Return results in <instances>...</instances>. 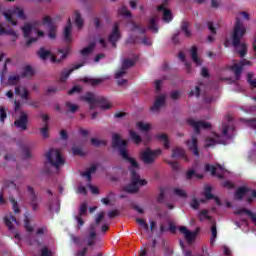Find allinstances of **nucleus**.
Instances as JSON below:
<instances>
[{
	"label": "nucleus",
	"mask_w": 256,
	"mask_h": 256,
	"mask_svg": "<svg viewBox=\"0 0 256 256\" xmlns=\"http://www.w3.org/2000/svg\"><path fill=\"white\" fill-rule=\"evenodd\" d=\"M212 237L210 239V245H215V239H217V225L213 224L211 228Z\"/></svg>",
	"instance_id": "37998d69"
},
{
	"label": "nucleus",
	"mask_w": 256,
	"mask_h": 256,
	"mask_svg": "<svg viewBox=\"0 0 256 256\" xmlns=\"http://www.w3.org/2000/svg\"><path fill=\"white\" fill-rule=\"evenodd\" d=\"M83 63L81 64H77L75 66H73L72 68L70 69H65L62 73H61V76H60V81L62 83H65V81H67V79H69V75H71L73 73V71H77V69H81V67H83Z\"/></svg>",
	"instance_id": "4be33fe9"
},
{
	"label": "nucleus",
	"mask_w": 256,
	"mask_h": 256,
	"mask_svg": "<svg viewBox=\"0 0 256 256\" xmlns=\"http://www.w3.org/2000/svg\"><path fill=\"white\" fill-rule=\"evenodd\" d=\"M119 15H122L123 17H131V12L127 9V7L123 6L118 10Z\"/></svg>",
	"instance_id": "603ef678"
},
{
	"label": "nucleus",
	"mask_w": 256,
	"mask_h": 256,
	"mask_svg": "<svg viewBox=\"0 0 256 256\" xmlns=\"http://www.w3.org/2000/svg\"><path fill=\"white\" fill-rule=\"evenodd\" d=\"M47 163H49L56 171H59L60 167L65 165V158L61 155V151L57 149H51L46 154Z\"/></svg>",
	"instance_id": "1a4fd4ad"
},
{
	"label": "nucleus",
	"mask_w": 256,
	"mask_h": 256,
	"mask_svg": "<svg viewBox=\"0 0 256 256\" xmlns=\"http://www.w3.org/2000/svg\"><path fill=\"white\" fill-rule=\"evenodd\" d=\"M200 93H201V87L196 86L194 90H191L189 95L190 97H193V95H195V97H199Z\"/></svg>",
	"instance_id": "e2e57ef3"
},
{
	"label": "nucleus",
	"mask_w": 256,
	"mask_h": 256,
	"mask_svg": "<svg viewBox=\"0 0 256 256\" xmlns=\"http://www.w3.org/2000/svg\"><path fill=\"white\" fill-rule=\"evenodd\" d=\"M2 189L3 190H5V189H12V190L15 191V189H17V184H15V182H13V181L7 180V181L4 182V186H3Z\"/></svg>",
	"instance_id": "de8ad7c7"
},
{
	"label": "nucleus",
	"mask_w": 256,
	"mask_h": 256,
	"mask_svg": "<svg viewBox=\"0 0 256 256\" xmlns=\"http://www.w3.org/2000/svg\"><path fill=\"white\" fill-rule=\"evenodd\" d=\"M0 35H10V37H12V41H17L19 37V35H17V32H15V30L11 28L5 29L1 24H0Z\"/></svg>",
	"instance_id": "cd10ccee"
},
{
	"label": "nucleus",
	"mask_w": 256,
	"mask_h": 256,
	"mask_svg": "<svg viewBox=\"0 0 256 256\" xmlns=\"http://www.w3.org/2000/svg\"><path fill=\"white\" fill-rule=\"evenodd\" d=\"M24 227L28 233H33V226H31V223H29V218L26 217L24 220Z\"/></svg>",
	"instance_id": "5fc2aeb1"
},
{
	"label": "nucleus",
	"mask_w": 256,
	"mask_h": 256,
	"mask_svg": "<svg viewBox=\"0 0 256 256\" xmlns=\"http://www.w3.org/2000/svg\"><path fill=\"white\" fill-rule=\"evenodd\" d=\"M104 217H105V212H99L95 218V225H99L101 223V220L104 219Z\"/></svg>",
	"instance_id": "052dcab7"
},
{
	"label": "nucleus",
	"mask_w": 256,
	"mask_h": 256,
	"mask_svg": "<svg viewBox=\"0 0 256 256\" xmlns=\"http://www.w3.org/2000/svg\"><path fill=\"white\" fill-rule=\"evenodd\" d=\"M135 65V61L131 59H125L122 63L121 69H119L115 74V79L118 80V85L123 86L127 85V79H123L127 73V69L133 67Z\"/></svg>",
	"instance_id": "9b49d317"
},
{
	"label": "nucleus",
	"mask_w": 256,
	"mask_h": 256,
	"mask_svg": "<svg viewBox=\"0 0 256 256\" xmlns=\"http://www.w3.org/2000/svg\"><path fill=\"white\" fill-rule=\"evenodd\" d=\"M72 29H73V26L71 25V19H69L68 23L64 27V31H63V37H64V41H66V43H71V41H72V38H71Z\"/></svg>",
	"instance_id": "a878e982"
},
{
	"label": "nucleus",
	"mask_w": 256,
	"mask_h": 256,
	"mask_svg": "<svg viewBox=\"0 0 256 256\" xmlns=\"http://www.w3.org/2000/svg\"><path fill=\"white\" fill-rule=\"evenodd\" d=\"M21 81V76L17 73L8 76V85H17Z\"/></svg>",
	"instance_id": "c9c22d12"
},
{
	"label": "nucleus",
	"mask_w": 256,
	"mask_h": 256,
	"mask_svg": "<svg viewBox=\"0 0 256 256\" xmlns=\"http://www.w3.org/2000/svg\"><path fill=\"white\" fill-rule=\"evenodd\" d=\"M114 201H115V194H113V192H110L105 198L101 200V202L104 205H114Z\"/></svg>",
	"instance_id": "e433bc0d"
},
{
	"label": "nucleus",
	"mask_w": 256,
	"mask_h": 256,
	"mask_svg": "<svg viewBox=\"0 0 256 256\" xmlns=\"http://www.w3.org/2000/svg\"><path fill=\"white\" fill-rule=\"evenodd\" d=\"M248 66L251 67V61L243 59L239 63H234L231 66V71H233L234 75L236 76V79H239L241 77V71H243V67Z\"/></svg>",
	"instance_id": "2eb2a0df"
},
{
	"label": "nucleus",
	"mask_w": 256,
	"mask_h": 256,
	"mask_svg": "<svg viewBox=\"0 0 256 256\" xmlns=\"http://www.w3.org/2000/svg\"><path fill=\"white\" fill-rule=\"evenodd\" d=\"M14 93L18 95V97H21V99H25L26 101L29 99V90L25 86H16Z\"/></svg>",
	"instance_id": "393cba45"
},
{
	"label": "nucleus",
	"mask_w": 256,
	"mask_h": 256,
	"mask_svg": "<svg viewBox=\"0 0 256 256\" xmlns=\"http://www.w3.org/2000/svg\"><path fill=\"white\" fill-rule=\"evenodd\" d=\"M181 29L186 37H191V30L189 29V22L183 21Z\"/></svg>",
	"instance_id": "a19ab883"
},
{
	"label": "nucleus",
	"mask_w": 256,
	"mask_h": 256,
	"mask_svg": "<svg viewBox=\"0 0 256 256\" xmlns=\"http://www.w3.org/2000/svg\"><path fill=\"white\" fill-rule=\"evenodd\" d=\"M95 171H97V164H93L87 171L82 173V177H85L86 181H88V183H91V175H93Z\"/></svg>",
	"instance_id": "72a5a7b5"
},
{
	"label": "nucleus",
	"mask_w": 256,
	"mask_h": 256,
	"mask_svg": "<svg viewBox=\"0 0 256 256\" xmlns=\"http://www.w3.org/2000/svg\"><path fill=\"white\" fill-rule=\"evenodd\" d=\"M177 157H181L185 161H189V159H187V155H185L184 149L181 147H175L172 150V158L175 159Z\"/></svg>",
	"instance_id": "c756f323"
},
{
	"label": "nucleus",
	"mask_w": 256,
	"mask_h": 256,
	"mask_svg": "<svg viewBox=\"0 0 256 256\" xmlns=\"http://www.w3.org/2000/svg\"><path fill=\"white\" fill-rule=\"evenodd\" d=\"M112 145L113 147L118 149L121 157H123V159H126V161H128L129 163V171L131 173L132 180L129 185L124 187V191H126L127 193H135L139 191L140 187H143V185H147V180H141V177L139 176V162H137V160H135L134 158L129 157V153H127V149L125 148L127 147V141L122 140L119 134H113Z\"/></svg>",
	"instance_id": "f257e3e1"
},
{
	"label": "nucleus",
	"mask_w": 256,
	"mask_h": 256,
	"mask_svg": "<svg viewBox=\"0 0 256 256\" xmlns=\"http://www.w3.org/2000/svg\"><path fill=\"white\" fill-rule=\"evenodd\" d=\"M136 222L138 223V225H140L142 229H144V231H149V225L147 224V222H145V220L137 218Z\"/></svg>",
	"instance_id": "3c124183"
},
{
	"label": "nucleus",
	"mask_w": 256,
	"mask_h": 256,
	"mask_svg": "<svg viewBox=\"0 0 256 256\" xmlns=\"http://www.w3.org/2000/svg\"><path fill=\"white\" fill-rule=\"evenodd\" d=\"M66 109L70 111V113H76V111L79 109V106H77L74 103L67 102L66 103Z\"/></svg>",
	"instance_id": "8fccbe9b"
},
{
	"label": "nucleus",
	"mask_w": 256,
	"mask_h": 256,
	"mask_svg": "<svg viewBox=\"0 0 256 256\" xmlns=\"http://www.w3.org/2000/svg\"><path fill=\"white\" fill-rule=\"evenodd\" d=\"M235 131V127L231 125V118H229V124H223L222 126V136L219 134L212 132L207 138L205 142V147H213L217 144L225 145V139H229L233 137V132Z\"/></svg>",
	"instance_id": "7ed1b4c3"
},
{
	"label": "nucleus",
	"mask_w": 256,
	"mask_h": 256,
	"mask_svg": "<svg viewBox=\"0 0 256 256\" xmlns=\"http://www.w3.org/2000/svg\"><path fill=\"white\" fill-rule=\"evenodd\" d=\"M4 17L8 23H11V25L14 26L17 25V19H27V16L21 7H14L9 9L4 13Z\"/></svg>",
	"instance_id": "9d476101"
},
{
	"label": "nucleus",
	"mask_w": 256,
	"mask_h": 256,
	"mask_svg": "<svg viewBox=\"0 0 256 256\" xmlns=\"http://www.w3.org/2000/svg\"><path fill=\"white\" fill-rule=\"evenodd\" d=\"M72 242L77 247H84L85 243H87L88 247L95 245V237H97V232L95 231V224H91L88 228V237L87 239H81L75 235H70Z\"/></svg>",
	"instance_id": "6e6552de"
},
{
	"label": "nucleus",
	"mask_w": 256,
	"mask_h": 256,
	"mask_svg": "<svg viewBox=\"0 0 256 256\" xmlns=\"http://www.w3.org/2000/svg\"><path fill=\"white\" fill-rule=\"evenodd\" d=\"M130 138L132 139V141L134 143H136V145H139V143H141V141H142L141 136L133 130H130Z\"/></svg>",
	"instance_id": "ea45409f"
},
{
	"label": "nucleus",
	"mask_w": 256,
	"mask_h": 256,
	"mask_svg": "<svg viewBox=\"0 0 256 256\" xmlns=\"http://www.w3.org/2000/svg\"><path fill=\"white\" fill-rule=\"evenodd\" d=\"M187 146L196 157H199V150L197 148V138L195 136H193L192 139L187 142Z\"/></svg>",
	"instance_id": "c85d7f7f"
},
{
	"label": "nucleus",
	"mask_w": 256,
	"mask_h": 256,
	"mask_svg": "<svg viewBox=\"0 0 256 256\" xmlns=\"http://www.w3.org/2000/svg\"><path fill=\"white\" fill-rule=\"evenodd\" d=\"M41 256H53V252H51L49 248L43 247L41 249Z\"/></svg>",
	"instance_id": "69168bd1"
},
{
	"label": "nucleus",
	"mask_w": 256,
	"mask_h": 256,
	"mask_svg": "<svg viewBox=\"0 0 256 256\" xmlns=\"http://www.w3.org/2000/svg\"><path fill=\"white\" fill-rule=\"evenodd\" d=\"M5 224L8 227V229L10 231H13V223H17V220L15 219V217L11 214L5 216L4 218Z\"/></svg>",
	"instance_id": "f704fd0d"
},
{
	"label": "nucleus",
	"mask_w": 256,
	"mask_h": 256,
	"mask_svg": "<svg viewBox=\"0 0 256 256\" xmlns=\"http://www.w3.org/2000/svg\"><path fill=\"white\" fill-rule=\"evenodd\" d=\"M158 11H160V13H162L163 21H165V23H170V21H173V14L171 13L170 10H168L165 7V4L160 5L158 7Z\"/></svg>",
	"instance_id": "b1692460"
},
{
	"label": "nucleus",
	"mask_w": 256,
	"mask_h": 256,
	"mask_svg": "<svg viewBox=\"0 0 256 256\" xmlns=\"http://www.w3.org/2000/svg\"><path fill=\"white\" fill-rule=\"evenodd\" d=\"M49 209L52 213H59V201H55L54 204H50Z\"/></svg>",
	"instance_id": "6e6d98bb"
},
{
	"label": "nucleus",
	"mask_w": 256,
	"mask_h": 256,
	"mask_svg": "<svg viewBox=\"0 0 256 256\" xmlns=\"http://www.w3.org/2000/svg\"><path fill=\"white\" fill-rule=\"evenodd\" d=\"M161 155V150H151L145 149L140 153V159L145 163V165H153L155 163V159Z\"/></svg>",
	"instance_id": "f8f14e48"
},
{
	"label": "nucleus",
	"mask_w": 256,
	"mask_h": 256,
	"mask_svg": "<svg viewBox=\"0 0 256 256\" xmlns=\"http://www.w3.org/2000/svg\"><path fill=\"white\" fill-rule=\"evenodd\" d=\"M43 23L46 25L48 29V37L49 39H55L57 37V25L53 23V20L49 16H45L43 18Z\"/></svg>",
	"instance_id": "4468645a"
},
{
	"label": "nucleus",
	"mask_w": 256,
	"mask_h": 256,
	"mask_svg": "<svg viewBox=\"0 0 256 256\" xmlns=\"http://www.w3.org/2000/svg\"><path fill=\"white\" fill-rule=\"evenodd\" d=\"M40 133L44 137V139H47V137H49V126L46 125L40 128Z\"/></svg>",
	"instance_id": "13d9d810"
},
{
	"label": "nucleus",
	"mask_w": 256,
	"mask_h": 256,
	"mask_svg": "<svg viewBox=\"0 0 256 256\" xmlns=\"http://www.w3.org/2000/svg\"><path fill=\"white\" fill-rule=\"evenodd\" d=\"M34 74L35 72L31 66H26L22 72L23 77H33Z\"/></svg>",
	"instance_id": "79ce46f5"
},
{
	"label": "nucleus",
	"mask_w": 256,
	"mask_h": 256,
	"mask_svg": "<svg viewBox=\"0 0 256 256\" xmlns=\"http://www.w3.org/2000/svg\"><path fill=\"white\" fill-rule=\"evenodd\" d=\"M246 197L247 202L251 203L256 198V191L247 187L239 188L235 193V199H243Z\"/></svg>",
	"instance_id": "ddd939ff"
},
{
	"label": "nucleus",
	"mask_w": 256,
	"mask_h": 256,
	"mask_svg": "<svg viewBox=\"0 0 256 256\" xmlns=\"http://www.w3.org/2000/svg\"><path fill=\"white\" fill-rule=\"evenodd\" d=\"M72 153H73V155H79L80 157H83V155H85V153L83 152V149H81V147H73Z\"/></svg>",
	"instance_id": "4d7b16f0"
},
{
	"label": "nucleus",
	"mask_w": 256,
	"mask_h": 256,
	"mask_svg": "<svg viewBox=\"0 0 256 256\" xmlns=\"http://www.w3.org/2000/svg\"><path fill=\"white\" fill-rule=\"evenodd\" d=\"M189 125L193 127L195 133H199L201 129H211V123L206 121H197L195 119L188 120Z\"/></svg>",
	"instance_id": "dca6fc26"
},
{
	"label": "nucleus",
	"mask_w": 256,
	"mask_h": 256,
	"mask_svg": "<svg viewBox=\"0 0 256 256\" xmlns=\"http://www.w3.org/2000/svg\"><path fill=\"white\" fill-rule=\"evenodd\" d=\"M204 195H205L206 199H213V194H211V186L205 187Z\"/></svg>",
	"instance_id": "bf43d9fd"
},
{
	"label": "nucleus",
	"mask_w": 256,
	"mask_h": 256,
	"mask_svg": "<svg viewBox=\"0 0 256 256\" xmlns=\"http://www.w3.org/2000/svg\"><path fill=\"white\" fill-rule=\"evenodd\" d=\"M199 200H197V198H193L190 202V207L192 209H199Z\"/></svg>",
	"instance_id": "338daca9"
},
{
	"label": "nucleus",
	"mask_w": 256,
	"mask_h": 256,
	"mask_svg": "<svg viewBox=\"0 0 256 256\" xmlns=\"http://www.w3.org/2000/svg\"><path fill=\"white\" fill-rule=\"evenodd\" d=\"M28 196H29V203L34 211H37L39 209V198L37 197V194L35 193V189L33 187L28 186Z\"/></svg>",
	"instance_id": "f3484780"
},
{
	"label": "nucleus",
	"mask_w": 256,
	"mask_h": 256,
	"mask_svg": "<svg viewBox=\"0 0 256 256\" xmlns=\"http://www.w3.org/2000/svg\"><path fill=\"white\" fill-rule=\"evenodd\" d=\"M120 39H121V32H119V24L116 23L112 28V31L108 37V41L109 43H111L113 47H115V42L119 41Z\"/></svg>",
	"instance_id": "aec40b11"
},
{
	"label": "nucleus",
	"mask_w": 256,
	"mask_h": 256,
	"mask_svg": "<svg viewBox=\"0 0 256 256\" xmlns=\"http://www.w3.org/2000/svg\"><path fill=\"white\" fill-rule=\"evenodd\" d=\"M246 125H248V127H251L252 129L256 130V119H249V120H244Z\"/></svg>",
	"instance_id": "680f3d73"
},
{
	"label": "nucleus",
	"mask_w": 256,
	"mask_h": 256,
	"mask_svg": "<svg viewBox=\"0 0 256 256\" xmlns=\"http://www.w3.org/2000/svg\"><path fill=\"white\" fill-rule=\"evenodd\" d=\"M243 21H249V13L239 12L236 15V22L231 35L232 45L239 57H245L247 55V44L241 42L247 33V27H245Z\"/></svg>",
	"instance_id": "f03ea898"
},
{
	"label": "nucleus",
	"mask_w": 256,
	"mask_h": 256,
	"mask_svg": "<svg viewBox=\"0 0 256 256\" xmlns=\"http://www.w3.org/2000/svg\"><path fill=\"white\" fill-rule=\"evenodd\" d=\"M74 21L78 29H81L83 27L84 21H83V18L81 17V14L78 11L74 12Z\"/></svg>",
	"instance_id": "4c0bfd02"
},
{
	"label": "nucleus",
	"mask_w": 256,
	"mask_h": 256,
	"mask_svg": "<svg viewBox=\"0 0 256 256\" xmlns=\"http://www.w3.org/2000/svg\"><path fill=\"white\" fill-rule=\"evenodd\" d=\"M94 48H95V43H90L87 47L81 50V54L84 57H87V55H91V53H93Z\"/></svg>",
	"instance_id": "58836bf2"
},
{
	"label": "nucleus",
	"mask_w": 256,
	"mask_h": 256,
	"mask_svg": "<svg viewBox=\"0 0 256 256\" xmlns=\"http://www.w3.org/2000/svg\"><path fill=\"white\" fill-rule=\"evenodd\" d=\"M180 233H182V235H184V239H186L187 243L191 244L193 243V241H195V238L197 237V232H193L189 229H187V227L182 226L179 228Z\"/></svg>",
	"instance_id": "412c9836"
},
{
	"label": "nucleus",
	"mask_w": 256,
	"mask_h": 256,
	"mask_svg": "<svg viewBox=\"0 0 256 256\" xmlns=\"http://www.w3.org/2000/svg\"><path fill=\"white\" fill-rule=\"evenodd\" d=\"M157 21H159V18L157 16H153L148 22V29L152 31V33H158L159 31V28L157 27Z\"/></svg>",
	"instance_id": "7c9ffc66"
},
{
	"label": "nucleus",
	"mask_w": 256,
	"mask_h": 256,
	"mask_svg": "<svg viewBox=\"0 0 256 256\" xmlns=\"http://www.w3.org/2000/svg\"><path fill=\"white\" fill-rule=\"evenodd\" d=\"M157 139L162 143L164 149H169V147H171V142L169 141V136H167V134H158Z\"/></svg>",
	"instance_id": "2f4dec72"
},
{
	"label": "nucleus",
	"mask_w": 256,
	"mask_h": 256,
	"mask_svg": "<svg viewBox=\"0 0 256 256\" xmlns=\"http://www.w3.org/2000/svg\"><path fill=\"white\" fill-rule=\"evenodd\" d=\"M205 171H209L212 175H216L219 179H223V173H225V168L217 164L216 166H211L209 164L205 165Z\"/></svg>",
	"instance_id": "a211bd4d"
},
{
	"label": "nucleus",
	"mask_w": 256,
	"mask_h": 256,
	"mask_svg": "<svg viewBox=\"0 0 256 256\" xmlns=\"http://www.w3.org/2000/svg\"><path fill=\"white\" fill-rule=\"evenodd\" d=\"M14 113L16 120L14 121L15 127L20 131H27V122L29 121L28 115L23 111V104L19 101H14Z\"/></svg>",
	"instance_id": "39448f33"
},
{
	"label": "nucleus",
	"mask_w": 256,
	"mask_h": 256,
	"mask_svg": "<svg viewBox=\"0 0 256 256\" xmlns=\"http://www.w3.org/2000/svg\"><path fill=\"white\" fill-rule=\"evenodd\" d=\"M87 255V247H82L76 253V256H85Z\"/></svg>",
	"instance_id": "774afa93"
},
{
	"label": "nucleus",
	"mask_w": 256,
	"mask_h": 256,
	"mask_svg": "<svg viewBox=\"0 0 256 256\" xmlns=\"http://www.w3.org/2000/svg\"><path fill=\"white\" fill-rule=\"evenodd\" d=\"M57 91H59V88H57L56 86H49L46 90V93L48 95H53V94L57 93Z\"/></svg>",
	"instance_id": "0e129e2a"
},
{
	"label": "nucleus",
	"mask_w": 256,
	"mask_h": 256,
	"mask_svg": "<svg viewBox=\"0 0 256 256\" xmlns=\"http://www.w3.org/2000/svg\"><path fill=\"white\" fill-rule=\"evenodd\" d=\"M67 53H69V48H66L65 50H59L58 55L53 54L46 48H40L38 51V57L42 59V61L50 59L51 63H61V61L67 57ZM59 55L61 56L59 57Z\"/></svg>",
	"instance_id": "0eeeda50"
},
{
	"label": "nucleus",
	"mask_w": 256,
	"mask_h": 256,
	"mask_svg": "<svg viewBox=\"0 0 256 256\" xmlns=\"http://www.w3.org/2000/svg\"><path fill=\"white\" fill-rule=\"evenodd\" d=\"M85 213H87V204H82L79 208V216H76L75 219L76 221H78V227L81 228L83 227V225L85 224V222L83 221V215H85Z\"/></svg>",
	"instance_id": "bb28decb"
},
{
	"label": "nucleus",
	"mask_w": 256,
	"mask_h": 256,
	"mask_svg": "<svg viewBox=\"0 0 256 256\" xmlns=\"http://www.w3.org/2000/svg\"><path fill=\"white\" fill-rule=\"evenodd\" d=\"M173 193L176 194L178 197H182L183 199H186L187 197V192L180 188H174Z\"/></svg>",
	"instance_id": "09e8293b"
},
{
	"label": "nucleus",
	"mask_w": 256,
	"mask_h": 256,
	"mask_svg": "<svg viewBox=\"0 0 256 256\" xmlns=\"http://www.w3.org/2000/svg\"><path fill=\"white\" fill-rule=\"evenodd\" d=\"M136 126L140 131H149L151 129V124L145 122H138Z\"/></svg>",
	"instance_id": "a18cd8bd"
},
{
	"label": "nucleus",
	"mask_w": 256,
	"mask_h": 256,
	"mask_svg": "<svg viewBox=\"0 0 256 256\" xmlns=\"http://www.w3.org/2000/svg\"><path fill=\"white\" fill-rule=\"evenodd\" d=\"M247 81L251 87H255L256 89V79H255V74L253 72H250L247 74Z\"/></svg>",
	"instance_id": "c03bdc74"
},
{
	"label": "nucleus",
	"mask_w": 256,
	"mask_h": 256,
	"mask_svg": "<svg viewBox=\"0 0 256 256\" xmlns=\"http://www.w3.org/2000/svg\"><path fill=\"white\" fill-rule=\"evenodd\" d=\"M190 57L192 59V61L200 66L202 65L203 61L201 60V58H199V56L197 55V48L195 46L192 47L191 51H190Z\"/></svg>",
	"instance_id": "473e14b6"
},
{
	"label": "nucleus",
	"mask_w": 256,
	"mask_h": 256,
	"mask_svg": "<svg viewBox=\"0 0 256 256\" xmlns=\"http://www.w3.org/2000/svg\"><path fill=\"white\" fill-rule=\"evenodd\" d=\"M85 83H90V85H99L103 83V79H95V78H84Z\"/></svg>",
	"instance_id": "49530a36"
},
{
	"label": "nucleus",
	"mask_w": 256,
	"mask_h": 256,
	"mask_svg": "<svg viewBox=\"0 0 256 256\" xmlns=\"http://www.w3.org/2000/svg\"><path fill=\"white\" fill-rule=\"evenodd\" d=\"M5 119H7V110H5V107H0V121L1 123H5Z\"/></svg>",
	"instance_id": "864d4df0"
},
{
	"label": "nucleus",
	"mask_w": 256,
	"mask_h": 256,
	"mask_svg": "<svg viewBox=\"0 0 256 256\" xmlns=\"http://www.w3.org/2000/svg\"><path fill=\"white\" fill-rule=\"evenodd\" d=\"M22 31L28 47L33 45V43H37L41 37H45V32L37 29L29 23L24 24Z\"/></svg>",
	"instance_id": "20e7f679"
},
{
	"label": "nucleus",
	"mask_w": 256,
	"mask_h": 256,
	"mask_svg": "<svg viewBox=\"0 0 256 256\" xmlns=\"http://www.w3.org/2000/svg\"><path fill=\"white\" fill-rule=\"evenodd\" d=\"M81 99L90 105V109H97V107H100V109H111V105L103 96L87 92Z\"/></svg>",
	"instance_id": "423d86ee"
},
{
	"label": "nucleus",
	"mask_w": 256,
	"mask_h": 256,
	"mask_svg": "<svg viewBox=\"0 0 256 256\" xmlns=\"http://www.w3.org/2000/svg\"><path fill=\"white\" fill-rule=\"evenodd\" d=\"M127 28L133 33V35H143V33L147 31V28H145V26L136 22L128 23Z\"/></svg>",
	"instance_id": "6ab92c4d"
},
{
	"label": "nucleus",
	"mask_w": 256,
	"mask_h": 256,
	"mask_svg": "<svg viewBox=\"0 0 256 256\" xmlns=\"http://www.w3.org/2000/svg\"><path fill=\"white\" fill-rule=\"evenodd\" d=\"M165 95H158L155 99L154 105L151 107V111L157 113L161 107L165 106Z\"/></svg>",
	"instance_id": "5701e85b"
}]
</instances>
